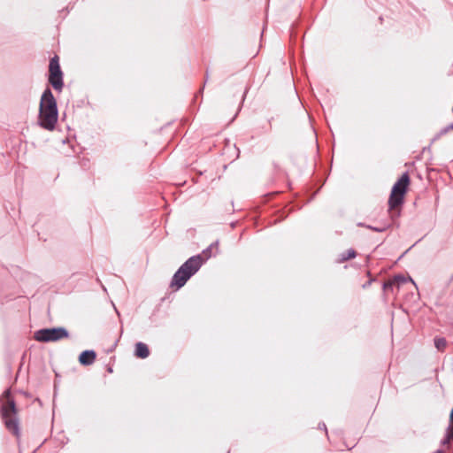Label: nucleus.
Masks as SVG:
<instances>
[{
	"instance_id": "f8f14e48",
	"label": "nucleus",
	"mask_w": 453,
	"mask_h": 453,
	"mask_svg": "<svg viewBox=\"0 0 453 453\" xmlns=\"http://www.w3.org/2000/svg\"><path fill=\"white\" fill-rule=\"evenodd\" d=\"M453 437V409L450 414V426L448 433V439L450 440Z\"/></svg>"
},
{
	"instance_id": "6e6552de",
	"label": "nucleus",
	"mask_w": 453,
	"mask_h": 453,
	"mask_svg": "<svg viewBox=\"0 0 453 453\" xmlns=\"http://www.w3.org/2000/svg\"><path fill=\"white\" fill-rule=\"evenodd\" d=\"M96 357V353L94 350H84L79 356V362L82 365H90L95 362Z\"/></svg>"
},
{
	"instance_id": "f257e3e1",
	"label": "nucleus",
	"mask_w": 453,
	"mask_h": 453,
	"mask_svg": "<svg viewBox=\"0 0 453 453\" xmlns=\"http://www.w3.org/2000/svg\"><path fill=\"white\" fill-rule=\"evenodd\" d=\"M58 118L57 101L50 90L47 88L40 100L39 105V125L44 129L53 130Z\"/></svg>"
},
{
	"instance_id": "4468645a",
	"label": "nucleus",
	"mask_w": 453,
	"mask_h": 453,
	"mask_svg": "<svg viewBox=\"0 0 453 453\" xmlns=\"http://www.w3.org/2000/svg\"><path fill=\"white\" fill-rule=\"evenodd\" d=\"M319 428L324 429L326 434H327V429L325 423L319 424Z\"/></svg>"
},
{
	"instance_id": "2eb2a0df",
	"label": "nucleus",
	"mask_w": 453,
	"mask_h": 453,
	"mask_svg": "<svg viewBox=\"0 0 453 453\" xmlns=\"http://www.w3.org/2000/svg\"><path fill=\"white\" fill-rule=\"evenodd\" d=\"M339 257H347L346 252L342 253Z\"/></svg>"
},
{
	"instance_id": "1a4fd4ad",
	"label": "nucleus",
	"mask_w": 453,
	"mask_h": 453,
	"mask_svg": "<svg viewBox=\"0 0 453 453\" xmlns=\"http://www.w3.org/2000/svg\"><path fill=\"white\" fill-rule=\"evenodd\" d=\"M134 355L136 357L142 358V359L148 357L150 355V350H149L148 346L143 342H137L135 344Z\"/></svg>"
},
{
	"instance_id": "ddd939ff",
	"label": "nucleus",
	"mask_w": 453,
	"mask_h": 453,
	"mask_svg": "<svg viewBox=\"0 0 453 453\" xmlns=\"http://www.w3.org/2000/svg\"><path fill=\"white\" fill-rule=\"evenodd\" d=\"M445 344H446V342L443 339H436L435 340V345L438 349L444 347Z\"/></svg>"
},
{
	"instance_id": "20e7f679",
	"label": "nucleus",
	"mask_w": 453,
	"mask_h": 453,
	"mask_svg": "<svg viewBox=\"0 0 453 453\" xmlns=\"http://www.w3.org/2000/svg\"><path fill=\"white\" fill-rule=\"evenodd\" d=\"M409 186V175L407 173H403L392 188L388 200V206L391 211L397 209L403 203Z\"/></svg>"
},
{
	"instance_id": "7ed1b4c3",
	"label": "nucleus",
	"mask_w": 453,
	"mask_h": 453,
	"mask_svg": "<svg viewBox=\"0 0 453 453\" xmlns=\"http://www.w3.org/2000/svg\"><path fill=\"white\" fill-rule=\"evenodd\" d=\"M2 401V418L6 428L15 436H19V427L18 419L15 417L16 405L11 396V391L5 390L1 397Z\"/></svg>"
},
{
	"instance_id": "9d476101",
	"label": "nucleus",
	"mask_w": 453,
	"mask_h": 453,
	"mask_svg": "<svg viewBox=\"0 0 453 453\" xmlns=\"http://www.w3.org/2000/svg\"><path fill=\"white\" fill-rule=\"evenodd\" d=\"M219 242L216 241L212 242L208 248L203 250V254L201 255L204 262L209 259L212 256V250H218Z\"/></svg>"
},
{
	"instance_id": "9b49d317",
	"label": "nucleus",
	"mask_w": 453,
	"mask_h": 453,
	"mask_svg": "<svg viewBox=\"0 0 453 453\" xmlns=\"http://www.w3.org/2000/svg\"><path fill=\"white\" fill-rule=\"evenodd\" d=\"M347 257H339L337 259V262L339 263H342V262H344L351 257H356V251L353 250V249H349L347 252Z\"/></svg>"
},
{
	"instance_id": "39448f33",
	"label": "nucleus",
	"mask_w": 453,
	"mask_h": 453,
	"mask_svg": "<svg viewBox=\"0 0 453 453\" xmlns=\"http://www.w3.org/2000/svg\"><path fill=\"white\" fill-rule=\"evenodd\" d=\"M69 337L65 327L42 328L34 333V339L40 342H58Z\"/></svg>"
},
{
	"instance_id": "0eeeda50",
	"label": "nucleus",
	"mask_w": 453,
	"mask_h": 453,
	"mask_svg": "<svg viewBox=\"0 0 453 453\" xmlns=\"http://www.w3.org/2000/svg\"><path fill=\"white\" fill-rule=\"evenodd\" d=\"M390 285L393 288H396L397 290H399L401 288H403L405 285H411V286L414 287L415 288H417V285H416L415 281L411 277L403 276V275L395 276L391 280Z\"/></svg>"
},
{
	"instance_id": "423d86ee",
	"label": "nucleus",
	"mask_w": 453,
	"mask_h": 453,
	"mask_svg": "<svg viewBox=\"0 0 453 453\" xmlns=\"http://www.w3.org/2000/svg\"><path fill=\"white\" fill-rule=\"evenodd\" d=\"M49 72V82L55 90L61 91L64 87V81L63 73L59 65V59L58 56H55L50 59Z\"/></svg>"
},
{
	"instance_id": "f03ea898",
	"label": "nucleus",
	"mask_w": 453,
	"mask_h": 453,
	"mask_svg": "<svg viewBox=\"0 0 453 453\" xmlns=\"http://www.w3.org/2000/svg\"><path fill=\"white\" fill-rule=\"evenodd\" d=\"M203 263L204 260L200 254L189 257L173 274L171 287H176L177 289L182 288L199 271Z\"/></svg>"
}]
</instances>
